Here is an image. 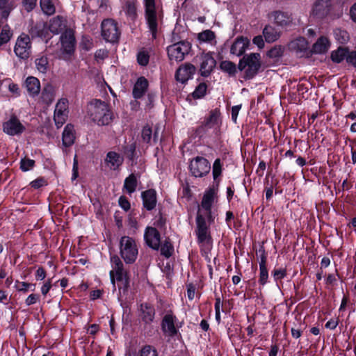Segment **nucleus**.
Masks as SVG:
<instances>
[{"mask_svg": "<svg viewBox=\"0 0 356 356\" xmlns=\"http://www.w3.org/2000/svg\"><path fill=\"white\" fill-rule=\"evenodd\" d=\"M88 115L90 119L99 126L108 124L112 121V112L105 102L94 99L88 106Z\"/></svg>", "mask_w": 356, "mask_h": 356, "instance_id": "1", "label": "nucleus"}, {"mask_svg": "<svg viewBox=\"0 0 356 356\" xmlns=\"http://www.w3.org/2000/svg\"><path fill=\"white\" fill-rule=\"evenodd\" d=\"M218 191L214 188H210L207 190L203 195L200 205L198 207L197 218H204L209 223L214 220L211 208L215 202H218Z\"/></svg>", "mask_w": 356, "mask_h": 356, "instance_id": "2", "label": "nucleus"}, {"mask_svg": "<svg viewBox=\"0 0 356 356\" xmlns=\"http://www.w3.org/2000/svg\"><path fill=\"white\" fill-rule=\"evenodd\" d=\"M120 253L126 264H133L138 254L135 240L129 236H122L120 241Z\"/></svg>", "mask_w": 356, "mask_h": 356, "instance_id": "3", "label": "nucleus"}, {"mask_svg": "<svg viewBox=\"0 0 356 356\" xmlns=\"http://www.w3.org/2000/svg\"><path fill=\"white\" fill-rule=\"evenodd\" d=\"M260 58V54L258 53H252L244 56L239 61V70H245L246 77L252 78L261 67Z\"/></svg>", "mask_w": 356, "mask_h": 356, "instance_id": "4", "label": "nucleus"}, {"mask_svg": "<svg viewBox=\"0 0 356 356\" xmlns=\"http://www.w3.org/2000/svg\"><path fill=\"white\" fill-rule=\"evenodd\" d=\"M145 19L152 38L156 37L159 17L155 7V0H144Z\"/></svg>", "mask_w": 356, "mask_h": 356, "instance_id": "5", "label": "nucleus"}, {"mask_svg": "<svg viewBox=\"0 0 356 356\" xmlns=\"http://www.w3.org/2000/svg\"><path fill=\"white\" fill-rule=\"evenodd\" d=\"M191 49V44L188 42L181 41L169 46L167 49L168 55L170 60L180 62L184 59Z\"/></svg>", "mask_w": 356, "mask_h": 356, "instance_id": "6", "label": "nucleus"}, {"mask_svg": "<svg viewBox=\"0 0 356 356\" xmlns=\"http://www.w3.org/2000/svg\"><path fill=\"white\" fill-rule=\"evenodd\" d=\"M206 220L204 218H196V235L197 237L198 243L207 248L211 246L212 240L210 235L209 226L206 223Z\"/></svg>", "mask_w": 356, "mask_h": 356, "instance_id": "7", "label": "nucleus"}, {"mask_svg": "<svg viewBox=\"0 0 356 356\" xmlns=\"http://www.w3.org/2000/svg\"><path fill=\"white\" fill-rule=\"evenodd\" d=\"M62 58L65 60L70 59L74 51L75 38L71 30L65 31L60 36Z\"/></svg>", "mask_w": 356, "mask_h": 356, "instance_id": "8", "label": "nucleus"}, {"mask_svg": "<svg viewBox=\"0 0 356 356\" xmlns=\"http://www.w3.org/2000/svg\"><path fill=\"white\" fill-rule=\"evenodd\" d=\"M14 52L21 59H26L29 57L31 54V43L29 35L23 33L17 38Z\"/></svg>", "mask_w": 356, "mask_h": 356, "instance_id": "9", "label": "nucleus"}, {"mask_svg": "<svg viewBox=\"0 0 356 356\" xmlns=\"http://www.w3.org/2000/svg\"><path fill=\"white\" fill-rule=\"evenodd\" d=\"M112 270L110 271V278L113 287L115 288V282H127V273L123 268V264L118 256L111 257Z\"/></svg>", "mask_w": 356, "mask_h": 356, "instance_id": "10", "label": "nucleus"}, {"mask_svg": "<svg viewBox=\"0 0 356 356\" xmlns=\"http://www.w3.org/2000/svg\"><path fill=\"white\" fill-rule=\"evenodd\" d=\"M102 35L106 42H115L118 41L120 32L115 21L106 19L102 22Z\"/></svg>", "mask_w": 356, "mask_h": 356, "instance_id": "11", "label": "nucleus"}, {"mask_svg": "<svg viewBox=\"0 0 356 356\" xmlns=\"http://www.w3.org/2000/svg\"><path fill=\"white\" fill-rule=\"evenodd\" d=\"M189 168L194 177H202L209 172L211 165L205 158L197 156L191 161Z\"/></svg>", "mask_w": 356, "mask_h": 356, "instance_id": "12", "label": "nucleus"}, {"mask_svg": "<svg viewBox=\"0 0 356 356\" xmlns=\"http://www.w3.org/2000/svg\"><path fill=\"white\" fill-rule=\"evenodd\" d=\"M68 115V101L61 98L56 104L54 119L58 128L65 122Z\"/></svg>", "mask_w": 356, "mask_h": 356, "instance_id": "13", "label": "nucleus"}, {"mask_svg": "<svg viewBox=\"0 0 356 356\" xmlns=\"http://www.w3.org/2000/svg\"><path fill=\"white\" fill-rule=\"evenodd\" d=\"M3 129L8 135L15 136L23 133L25 127L16 117H12L3 123Z\"/></svg>", "mask_w": 356, "mask_h": 356, "instance_id": "14", "label": "nucleus"}, {"mask_svg": "<svg viewBox=\"0 0 356 356\" xmlns=\"http://www.w3.org/2000/svg\"><path fill=\"white\" fill-rule=\"evenodd\" d=\"M216 64L211 52L203 54L200 57V73L203 76H208L213 71Z\"/></svg>", "mask_w": 356, "mask_h": 356, "instance_id": "15", "label": "nucleus"}, {"mask_svg": "<svg viewBox=\"0 0 356 356\" xmlns=\"http://www.w3.org/2000/svg\"><path fill=\"white\" fill-rule=\"evenodd\" d=\"M144 238L146 244L154 250H158L160 246V234L157 229L152 227L145 229Z\"/></svg>", "mask_w": 356, "mask_h": 356, "instance_id": "16", "label": "nucleus"}, {"mask_svg": "<svg viewBox=\"0 0 356 356\" xmlns=\"http://www.w3.org/2000/svg\"><path fill=\"white\" fill-rule=\"evenodd\" d=\"M177 318L171 313L166 314L162 321V329L168 336H174L177 333L176 327Z\"/></svg>", "mask_w": 356, "mask_h": 356, "instance_id": "17", "label": "nucleus"}, {"mask_svg": "<svg viewBox=\"0 0 356 356\" xmlns=\"http://www.w3.org/2000/svg\"><path fill=\"white\" fill-rule=\"evenodd\" d=\"M250 45V40L243 36L236 38L230 48L232 54L236 56H242Z\"/></svg>", "mask_w": 356, "mask_h": 356, "instance_id": "18", "label": "nucleus"}, {"mask_svg": "<svg viewBox=\"0 0 356 356\" xmlns=\"http://www.w3.org/2000/svg\"><path fill=\"white\" fill-rule=\"evenodd\" d=\"M195 72V67L193 65L187 63L178 68L176 72V79L182 83H186L191 79Z\"/></svg>", "mask_w": 356, "mask_h": 356, "instance_id": "19", "label": "nucleus"}, {"mask_svg": "<svg viewBox=\"0 0 356 356\" xmlns=\"http://www.w3.org/2000/svg\"><path fill=\"white\" fill-rule=\"evenodd\" d=\"M55 96L56 88L51 83H47L42 90L39 102L45 106H49L54 102Z\"/></svg>", "mask_w": 356, "mask_h": 356, "instance_id": "20", "label": "nucleus"}, {"mask_svg": "<svg viewBox=\"0 0 356 356\" xmlns=\"http://www.w3.org/2000/svg\"><path fill=\"white\" fill-rule=\"evenodd\" d=\"M289 49L299 55L308 50L309 44L305 38L299 37L289 43Z\"/></svg>", "mask_w": 356, "mask_h": 356, "instance_id": "21", "label": "nucleus"}, {"mask_svg": "<svg viewBox=\"0 0 356 356\" xmlns=\"http://www.w3.org/2000/svg\"><path fill=\"white\" fill-rule=\"evenodd\" d=\"M330 0H316L314 3L312 13L317 17H323L329 12Z\"/></svg>", "mask_w": 356, "mask_h": 356, "instance_id": "22", "label": "nucleus"}, {"mask_svg": "<svg viewBox=\"0 0 356 356\" xmlns=\"http://www.w3.org/2000/svg\"><path fill=\"white\" fill-rule=\"evenodd\" d=\"M25 87L29 95L33 97L38 95L40 91V82L35 76H28L25 80Z\"/></svg>", "mask_w": 356, "mask_h": 356, "instance_id": "23", "label": "nucleus"}, {"mask_svg": "<svg viewBox=\"0 0 356 356\" xmlns=\"http://www.w3.org/2000/svg\"><path fill=\"white\" fill-rule=\"evenodd\" d=\"M142 199L145 208L152 210L156 204V192L154 189H149L142 193Z\"/></svg>", "mask_w": 356, "mask_h": 356, "instance_id": "24", "label": "nucleus"}, {"mask_svg": "<svg viewBox=\"0 0 356 356\" xmlns=\"http://www.w3.org/2000/svg\"><path fill=\"white\" fill-rule=\"evenodd\" d=\"M105 162L108 168L115 170L122 165L123 158L115 152H109L106 155Z\"/></svg>", "mask_w": 356, "mask_h": 356, "instance_id": "25", "label": "nucleus"}, {"mask_svg": "<svg viewBox=\"0 0 356 356\" xmlns=\"http://www.w3.org/2000/svg\"><path fill=\"white\" fill-rule=\"evenodd\" d=\"M148 87V82L144 77H140L136 82L133 88V96L135 99H139L143 96Z\"/></svg>", "mask_w": 356, "mask_h": 356, "instance_id": "26", "label": "nucleus"}, {"mask_svg": "<svg viewBox=\"0 0 356 356\" xmlns=\"http://www.w3.org/2000/svg\"><path fill=\"white\" fill-rule=\"evenodd\" d=\"M65 19L62 17L57 16L50 20L49 29L52 33L58 34L65 29Z\"/></svg>", "mask_w": 356, "mask_h": 356, "instance_id": "27", "label": "nucleus"}, {"mask_svg": "<svg viewBox=\"0 0 356 356\" xmlns=\"http://www.w3.org/2000/svg\"><path fill=\"white\" fill-rule=\"evenodd\" d=\"M74 128L71 124H67L63 132V145L65 147L71 146L74 142Z\"/></svg>", "mask_w": 356, "mask_h": 356, "instance_id": "28", "label": "nucleus"}, {"mask_svg": "<svg viewBox=\"0 0 356 356\" xmlns=\"http://www.w3.org/2000/svg\"><path fill=\"white\" fill-rule=\"evenodd\" d=\"M140 317L145 323H149L153 321L155 315L154 308L145 303L140 306Z\"/></svg>", "mask_w": 356, "mask_h": 356, "instance_id": "29", "label": "nucleus"}, {"mask_svg": "<svg viewBox=\"0 0 356 356\" xmlns=\"http://www.w3.org/2000/svg\"><path fill=\"white\" fill-rule=\"evenodd\" d=\"M329 48V40L326 37L322 36L314 44L312 51L315 54H323L325 53Z\"/></svg>", "mask_w": 356, "mask_h": 356, "instance_id": "30", "label": "nucleus"}, {"mask_svg": "<svg viewBox=\"0 0 356 356\" xmlns=\"http://www.w3.org/2000/svg\"><path fill=\"white\" fill-rule=\"evenodd\" d=\"M274 20L275 23L282 27L289 26L291 22V17L286 13L277 11L274 13Z\"/></svg>", "mask_w": 356, "mask_h": 356, "instance_id": "31", "label": "nucleus"}, {"mask_svg": "<svg viewBox=\"0 0 356 356\" xmlns=\"http://www.w3.org/2000/svg\"><path fill=\"white\" fill-rule=\"evenodd\" d=\"M263 34L267 42H273L280 38V32L273 26H266L263 31Z\"/></svg>", "mask_w": 356, "mask_h": 356, "instance_id": "32", "label": "nucleus"}, {"mask_svg": "<svg viewBox=\"0 0 356 356\" xmlns=\"http://www.w3.org/2000/svg\"><path fill=\"white\" fill-rule=\"evenodd\" d=\"M35 65L37 70L42 74H46L49 70V61L46 56H38L35 60Z\"/></svg>", "mask_w": 356, "mask_h": 356, "instance_id": "33", "label": "nucleus"}, {"mask_svg": "<svg viewBox=\"0 0 356 356\" xmlns=\"http://www.w3.org/2000/svg\"><path fill=\"white\" fill-rule=\"evenodd\" d=\"M219 111L215 110L211 112L209 116L205 120V126L207 128H218L220 122Z\"/></svg>", "mask_w": 356, "mask_h": 356, "instance_id": "34", "label": "nucleus"}, {"mask_svg": "<svg viewBox=\"0 0 356 356\" xmlns=\"http://www.w3.org/2000/svg\"><path fill=\"white\" fill-rule=\"evenodd\" d=\"M197 39L200 42H206L211 44H215L216 43L214 32L209 29L198 33Z\"/></svg>", "mask_w": 356, "mask_h": 356, "instance_id": "35", "label": "nucleus"}, {"mask_svg": "<svg viewBox=\"0 0 356 356\" xmlns=\"http://www.w3.org/2000/svg\"><path fill=\"white\" fill-rule=\"evenodd\" d=\"M137 186V178L134 174H131L124 180V188L129 194L133 193Z\"/></svg>", "mask_w": 356, "mask_h": 356, "instance_id": "36", "label": "nucleus"}, {"mask_svg": "<svg viewBox=\"0 0 356 356\" xmlns=\"http://www.w3.org/2000/svg\"><path fill=\"white\" fill-rule=\"evenodd\" d=\"M15 6V0H0V11L2 17H7Z\"/></svg>", "mask_w": 356, "mask_h": 356, "instance_id": "37", "label": "nucleus"}, {"mask_svg": "<svg viewBox=\"0 0 356 356\" xmlns=\"http://www.w3.org/2000/svg\"><path fill=\"white\" fill-rule=\"evenodd\" d=\"M40 5L42 12L47 15H51L56 12L55 5L52 0H40Z\"/></svg>", "mask_w": 356, "mask_h": 356, "instance_id": "38", "label": "nucleus"}, {"mask_svg": "<svg viewBox=\"0 0 356 356\" xmlns=\"http://www.w3.org/2000/svg\"><path fill=\"white\" fill-rule=\"evenodd\" d=\"M348 50L343 47H339L336 51L332 52L331 58L333 62L339 63L346 59Z\"/></svg>", "mask_w": 356, "mask_h": 356, "instance_id": "39", "label": "nucleus"}, {"mask_svg": "<svg viewBox=\"0 0 356 356\" xmlns=\"http://www.w3.org/2000/svg\"><path fill=\"white\" fill-rule=\"evenodd\" d=\"M259 282L261 285H264L267 283L268 278V273L266 266L265 259H262L259 263Z\"/></svg>", "mask_w": 356, "mask_h": 356, "instance_id": "40", "label": "nucleus"}, {"mask_svg": "<svg viewBox=\"0 0 356 356\" xmlns=\"http://www.w3.org/2000/svg\"><path fill=\"white\" fill-rule=\"evenodd\" d=\"M13 36V31L8 25L3 26L0 33V46L7 43Z\"/></svg>", "mask_w": 356, "mask_h": 356, "instance_id": "41", "label": "nucleus"}, {"mask_svg": "<svg viewBox=\"0 0 356 356\" xmlns=\"http://www.w3.org/2000/svg\"><path fill=\"white\" fill-rule=\"evenodd\" d=\"M174 252V248L169 240H165L161 245V254L169 258Z\"/></svg>", "mask_w": 356, "mask_h": 356, "instance_id": "42", "label": "nucleus"}, {"mask_svg": "<svg viewBox=\"0 0 356 356\" xmlns=\"http://www.w3.org/2000/svg\"><path fill=\"white\" fill-rule=\"evenodd\" d=\"M126 15L131 19H134L136 17V8L133 1L126 2L124 8Z\"/></svg>", "mask_w": 356, "mask_h": 356, "instance_id": "43", "label": "nucleus"}, {"mask_svg": "<svg viewBox=\"0 0 356 356\" xmlns=\"http://www.w3.org/2000/svg\"><path fill=\"white\" fill-rule=\"evenodd\" d=\"M220 67L222 71L228 73L229 75H234L236 72V65L229 60L222 61Z\"/></svg>", "mask_w": 356, "mask_h": 356, "instance_id": "44", "label": "nucleus"}, {"mask_svg": "<svg viewBox=\"0 0 356 356\" xmlns=\"http://www.w3.org/2000/svg\"><path fill=\"white\" fill-rule=\"evenodd\" d=\"M334 35L335 39L339 42V43H346L348 39L349 35L347 31L341 29H336L334 31Z\"/></svg>", "mask_w": 356, "mask_h": 356, "instance_id": "45", "label": "nucleus"}, {"mask_svg": "<svg viewBox=\"0 0 356 356\" xmlns=\"http://www.w3.org/2000/svg\"><path fill=\"white\" fill-rule=\"evenodd\" d=\"M149 56L147 51L145 50H140L137 55V61L139 65L145 66L148 64Z\"/></svg>", "mask_w": 356, "mask_h": 356, "instance_id": "46", "label": "nucleus"}, {"mask_svg": "<svg viewBox=\"0 0 356 356\" xmlns=\"http://www.w3.org/2000/svg\"><path fill=\"white\" fill-rule=\"evenodd\" d=\"M283 54V48L281 46H275L270 49L267 55L268 57L274 59L280 58Z\"/></svg>", "mask_w": 356, "mask_h": 356, "instance_id": "47", "label": "nucleus"}, {"mask_svg": "<svg viewBox=\"0 0 356 356\" xmlns=\"http://www.w3.org/2000/svg\"><path fill=\"white\" fill-rule=\"evenodd\" d=\"M207 86L204 83H200L192 93L194 98H201L206 94Z\"/></svg>", "mask_w": 356, "mask_h": 356, "instance_id": "48", "label": "nucleus"}, {"mask_svg": "<svg viewBox=\"0 0 356 356\" xmlns=\"http://www.w3.org/2000/svg\"><path fill=\"white\" fill-rule=\"evenodd\" d=\"M15 287L16 288V289L17 291H21V292H24V293L27 292L30 287H33L31 289V291H34L35 290V285L34 284H30V283H27V282H25L17 281L15 282Z\"/></svg>", "mask_w": 356, "mask_h": 356, "instance_id": "49", "label": "nucleus"}, {"mask_svg": "<svg viewBox=\"0 0 356 356\" xmlns=\"http://www.w3.org/2000/svg\"><path fill=\"white\" fill-rule=\"evenodd\" d=\"M138 356H158V354L156 349L150 346H145L139 351Z\"/></svg>", "mask_w": 356, "mask_h": 356, "instance_id": "50", "label": "nucleus"}, {"mask_svg": "<svg viewBox=\"0 0 356 356\" xmlns=\"http://www.w3.org/2000/svg\"><path fill=\"white\" fill-rule=\"evenodd\" d=\"M222 172V164L219 159L215 160L213 165V179H216Z\"/></svg>", "mask_w": 356, "mask_h": 356, "instance_id": "51", "label": "nucleus"}, {"mask_svg": "<svg viewBox=\"0 0 356 356\" xmlns=\"http://www.w3.org/2000/svg\"><path fill=\"white\" fill-rule=\"evenodd\" d=\"M3 82L8 83V90L14 96L19 97L20 95V90L17 84L11 82L8 79H6Z\"/></svg>", "mask_w": 356, "mask_h": 356, "instance_id": "52", "label": "nucleus"}, {"mask_svg": "<svg viewBox=\"0 0 356 356\" xmlns=\"http://www.w3.org/2000/svg\"><path fill=\"white\" fill-rule=\"evenodd\" d=\"M34 161L32 159H22L21 161V169L23 171H28L34 165Z\"/></svg>", "mask_w": 356, "mask_h": 356, "instance_id": "53", "label": "nucleus"}, {"mask_svg": "<svg viewBox=\"0 0 356 356\" xmlns=\"http://www.w3.org/2000/svg\"><path fill=\"white\" fill-rule=\"evenodd\" d=\"M81 47L86 51H89L92 47V41L89 37L84 36L81 42Z\"/></svg>", "mask_w": 356, "mask_h": 356, "instance_id": "54", "label": "nucleus"}, {"mask_svg": "<svg viewBox=\"0 0 356 356\" xmlns=\"http://www.w3.org/2000/svg\"><path fill=\"white\" fill-rule=\"evenodd\" d=\"M143 140L146 143H149L152 138V129L149 127H144L142 130Z\"/></svg>", "mask_w": 356, "mask_h": 356, "instance_id": "55", "label": "nucleus"}, {"mask_svg": "<svg viewBox=\"0 0 356 356\" xmlns=\"http://www.w3.org/2000/svg\"><path fill=\"white\" fill-rule=\"evenodd\" d=\"M286 275V272L284 268L275 269L273 271V276L275 281L283 279Z\"/></svg>", "mask_w": 356, "mask_h": 356, "instance_id": "56", "label": "nucleus"}, {"mask_svg": "<svg viewBox=\"0 0 356 356\" xmlns=\"http://www.w3.org/2000/svg\"><path fill=\"white\" fill-rule=\"evenodd\" d=\"M108 56V51L106 49H101L97 50L95 54V60L99 62L104 60Z\"/></svg>", "mask_w": 356, "mask_h": 356, "instance_id": "57", "label": "nucleus"}, {"mask_svg": "<svg viewBox=\"0 0 356 356\" xmlns=\"http://www.w3.org/2000/svg\"><path fill=\"white\" fill-rule=\"evenodd\" d=\"M222 302L220 298H217L215 303L216 320L219 323L220 322V309Z\"/></svg>", "mask_w": 356, "mask_h": 356, "instance_id": "58", "label": "nucleus"}, {"mask_svg": "<svg viewBox=\"0 0 356 356\" xmlns=\"http://www.w3.org/2000/svg\"><path fill=\"white\" fill-rule=\"evenodd\" d=\"M346 62L356 67V51L347 53Z\"/></svg>", "mask_w": 356, "mask_h": 356, "instance_id": "59", "label": "nucleus"}, {"mask_svg": "<svg viewBox=\"0 0 356 356\" xmlns=\"http://www.w3.org/2000/svg\"><path fill=\"white\" fill-rule=\"evenodd\" d=\"M37 0H24L23 4L27 11H31L36 6Z\"/></svg>", "mask_w": 356, "mask_h": 356, "instance_id": "60", "label": "nucleus"}, {"mask_svg": "<svg viewBox=\"0 0 356 356\" xmlns=\"http://www.w3.org/2000/svg\"><path fill=\"white\" fill-rule=\"evenodd\" d=\"M30 184L31 187L37 189L46 185V181L43 178H39L32 181Z\"/></svg>", "mask_w": 356, "mask_h": 356, "instance_id": "61", "label": "nucleus"}, {"mask_svg": "<svg viewBox=\"0 0 356 356\" xmlns=\"http://www.w3.org/2000/svg\"><path fill=\"white\" fill-rule=\"evenodd\" d=\"M39 299V296L37 294L29 295L25 300L26 305L30 306L37 302Z\"/></svg>", "mask_w": 356, "mask_h": 356, "instance_id": "62", "label": "nucleus"}, {"mask_svg": "<svg viewBox=\"0 0 356 356\" xmlns=\"http://www.w3.org/2000/svg\"><path fill=\"white\" fill-rule=\"evenodd\" d=\"M241 108V105H236L232 108V120L234 123H236L238 115Z\"/></svg>", "mask_w": 356, "mask_h": 356, "instance_id": "63", "label": "nucleus"}, {"mask_svg": "<svg viewBox=\"0 0 356 356\" xmlns=\"http://www.w3.org/2000/svg\"><path fill=\"white\" fill-rule=\"evenodd\" d=\"M119 204L124 211H128L130 209V204L124 197H120Z\"/></svg>", "mask_w": 356, "mask_h": 356, "instance_id": "64", "label": "nucleus"}]
</instances>
